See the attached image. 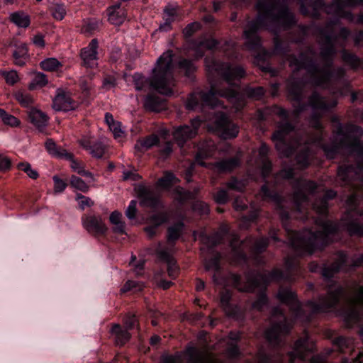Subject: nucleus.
<instances>
[{"mask_svg": "<svg viewBox=\"0 0 363 363\" xmlns=\"http://www.w3.org/2000/svg\"><path fill=\"white\" fill-rule=\"evenodd\" d=\"M309 104L313 113L311 124L315 128L317 133L315 135H310L306 140H304L303 147L302 141L303 140L302 138L288 143L294 135L293 127L286 121L289 116L288 113L282 108H275L274 113L282 119V121L279 123L278 129L274 133L272 140L280 155L288 157L293 154L295 147L299 148L301 152L296 155V160L301 167H306L309 164L310 145L320 147L326 157L330 159L335 158L341 150L350 155H354L358 160L363 159V145L359 142V138L363 135V130L354 125L349 124L342 126L337 121H334L333 123L337 126L335 134V141L330 147L323 145L321 143L323 139L322 126L318 118L328 111L330 108L334 107L337 102L332 101L328 103L325 98L314 93L309 99Z\"/></svg>", "mask_w": 363, "mask_h": 363, "instance_id": "nucleus-1", "label": "nucleus"}, {"mask_svg": "<svg viewBox=\"0 0 363 363\" xmlns=\"http://www.w3.org/2000/svg\"><path fill=\"white\" fill-rule=\"evenodd\" d=\"M206 66L209 72L221 75L229 88L222 90L223 82L211 83L208 91L194 92L189 96L186 103V108L194 110L204 106L215 108L220 104L218 97H224L238 111L245 105V97L258 99L264 95V91L261 86L246 88L242 93H240L238 82L245 76L242 67L216 61L211 62V65L207 62Z\"/></svg>", "mask_w": 363, "mask_h": 363, "instance_id": "nucleus-2", "label": "nucleus"}, {"mask_svg": "<svg viewBox=\"0 0 363 363\" xmlns=\"http://www.w3.org/2000/svg\"><path fill=\"white\" fill-rule=\"evenodd\" d=\"M335 53L334 44L330 39L321 47V58L324 62L322 67L315 65L308 54L301 55L298 59L295 57H289V65L294 69V72L303 71L308 75V78L304 81H295L294 79L289 80L288 90L293 100L297 102L301 100L303 87L306 82L325 88L344 74L345 69L342 67L337 69H332V61Z\"/></svg>", "mask_w": 363, "mask_h": 363, "instance_id": "nucleus-3", "label": "nucleus"}, {"mask_svg": "<svg viewBox=\"0 0 363 363\" xmlns=\"http://www.w3.org/2000/svg\"><path fill=\"white\" fill-rule=\"evenodd\" d=\"M258 15L248 23L244 31L246 46L250 50L258 49L261 41L257 31L262 28L271 29L272 26H284L295 23L294 14L280 0H260L256 4Z\"/></svg>", "mask_w": 363, "mask_h": 363, "instance_id": "nucleus-4", "label": "nucleus"}, {"mask_svg": "<svg viewBox=\"0 0 363 363\" xmlns=\"http://www.w3.org/2000/svg\"><path fill=\"white\" fill-rule=\"evenodd\" d=\"M172 68L173 53L168 50L157 59L149 78H145L140 73H135L133 75L135 89L142 90L146 86H150L161 94L172 95L174 86Z\"/></svg>", "mask_w": 363, "mask_h": 363, "instance_id": "nucleus-5", "label": "nucleus"}, {"mask_svg": "<svg viewBox=\"0 0 363 363\" xmlns=\"http://www.w3.org/2000/svg\"><path fill=\"white\" fill-rule=\"evenodd\" d=\"M316 223L320 228V230L316 233L305 230L301 233L293 234L290 243L299 254H312L333 240L337 225L326 219H318Z\"/></svg>", "mask_w": 363, "mask_h": 363, "instance_id": "nucleus-6", "label": "nucleus"}, {"mask_svg": "<svg viewBox=\"0 0 363 363\" xmlns=\"http://www.w3.org/2000/svg\"><path fill=\"white\" fill-rule=\"evenodd\" d=\"M337 177L345 183L350 182V179L358 180L360 183L362 191L350 196L347 200V213L345 216L347 230L351 234L363 235V214L357 210L359 203V198L363 197V168L360 165L356 167L341 166L338 169Z\"/></svg>", "mask_w": 363, "mask_h": 363, "instance_id": "nucleus-7", "label": "nucleus"}, {"mask_svg": "<svg viewBox=\"0 0 363 363\" xmlns=\"http://www.w3.org/2000/svg\"><path fill=\"white\" fill-rule=\"evenodd\" d=\"M343 294V289L337 287L330 289L325 297L320 298L318 303L309 301L304 306L296 299L295 294L289 289H280L277 293V298L281 302L289 306L293 311L296 318H301L302 312L305 308L309 309L312 313L325 312L333 308Z\"/></svg>", "mask_w": 363, "mask_h": 363, "instance_id": "nucleus-8", "label": "nucleus"}, {"mask_svg": "<svg viewBox=\"0 0 363 363\" xmlns=\"http://www.w3.org/2000/svg\"><path fill=\"white\" fill-rule=\"evenodd\" d=\"M284 278V274L279 269H274L270 273L259 274L255 277L247 276L246 277V284L245 286L240 285L239 277L235 276L234 281L237 284V287L240 291L246 292L259 291L260 294L256 301L252 303V308L256 310H262L267 303V298L264 293L267 284L273 280H279Z\"/></svg>", "mask_w": 363, "mask_h": 363, "instance_id": "nucleus-9", "label": "nucleus"}, {"mask_svg": "<svg viewBox=\"0 0 363 363\" xmlns=\"http://www.w3.org/2000/svg\"><path fill=\"white\" fill-rule=\"evenodd\" d=\"M183 356L186 359L187 363H218L215 357L205 350H198L190 347L184 354L167 356L163 358L162 363H182ZM270 358L266 355L260 354L259 363H269Z\"/></svg>", "mask_w": 363, "mask_h": 363, "instance_id": "nucleus-10", "label": "nucleus"}, {"mask_svg": "<svg viewBox=\"0 0 363 363\" xmlns=\"http://www.w3.org/2000/svg\"><path fill=\"white\" fill-rule=\"evenodd\" d=\"M272 326L266 331L267 339L273 344H277L280 337L286 335L292 327L279 308L274 310Z\"/></svg>", "mask_w": 363, "mask_h": 363, "instance_id": "nucleus-11", "label": "nucleus"}, {"mask_svg": "<svg viewBox=\"0 0 363 363\" xmlns=\"http://www.w3.org/2000/svg\"><path fill=\"white\" fill-rule=\"evenodd\" d=\"M320 189L316 184L311 181L298 180L294 194V199L298 211L309 205L308 195L319 193Z\"/></svg>", "mask_w": 363, "mask_h": 363, "instance_id": "nucleus-12", "label": "nucleus"}, {"mask_svg": "<svg viewBox=\"0 0 363 363\" xmlns=\"http://www.w3.org/2000/svg\"><path fill=\"white\" fill-rule=\"evenodd\" d=\"M200 125L201 120L196 118L191 121L190 125L177 127L173 132V137L178 145L182 147L188 140L195 137Z\"/></svg>", "mask_w": 363, "mask_h": 363, "instance_id": "nucleus-13", "label": "nucleus"}, {"mask_svg": "<svg viewBox=\"0 0 363 363\" xmlns=\"http://www.w3.org/2000/svg\"><path fill=\"white\" fill-rule=\"evenodd\" d=\"M314 347V342L309 339L308 335H305L295 342L292 351L289 353L290 362L294 363L296 360H303L313 352Z\"/></svg>", "mask_w": 363, "mask_h": 363, "instance_id": "nucleus-14", "label": "nucleus"}, {"mask_svg": "<svg viewBox=\"0 0 363 363\" xmlns=\"http://www.w3.org/2000/svg\"><path fill=\"white\" fill-rule=\"evenodd\" d=\"M351 311L348 317L358 320L363 317V281L356 283L352 289L351 297Z\"/></svg>", "mask_w": 363, "mask_h": 363, "instance_id": "nucleus-15", "label": "nucleus"}, {"mask_svg": "<svg viewBox=\"0 0 363 363\" xmlns=\"http://www.w3.org/2000/svg\"><path fill=\"white\" fill-rule=\"evenodd\" d=\"M215 123L216 128L220 137L224 140L235 138L239 133L238 127L230 122L227 116L223 113L216 116Z\"/></svg>", "mask_w": 363, "mask_h": 363, "instance_id": "nucleus-16", "label": "nucleus"}, {"mask_svg": "<svg viewBox=\"0 0 363 363\" xmlns=\"http://www.w3.org/2000/svg\"><path fill=\"white\" fill-rule=\"evenodd\" d=\"M216 148L214 142L212 140H207L201 145L199 148V152L196 155L195 162L191 163L189 168L186 170V179L188 182L191 181V169L194 164L196 163L201 166H206V164L201 160L212 157Z\"/></svg>", "mask_w": 363, "mask_h": 363, "instance_id": "nucleus-17", "label": "nucleus"}, {"mask_svg": "<svg viewBox=\"0 0 363 363\" xmlns=\"http://www.w3.org/2000/svg\"><path fill=\"white\" fill-rule=\"evenodd\" d=\"M77 103L74 101L68 92L57 89V94L52 101V108L57 111H69L75 109Z\"/></svg>", "mask_w": 363, "mask_h": 363, "instance_id": "nucleus-18", "label": "nucleus"}, {"mask_svg": "<svg viewBox=\"0 0 363 363\" xmlns=\"http://www.w3.org/2000/svg\"><path fill=\"white\" fill-rule=\"evenodd\" d=\"M82 220L83 227L90 233L102 235L107 231V227L99 216L86 215Z\"/></svg>", "mask_w": 363, "mask_h": 363, "instance_id": "nucleus-19", "label": "nucleus"}, {"mask_svg": "<svg viewBox=\"0 0 363 363\" xmlns=\"http://www.w3.org/2000/svg\"><path fill=\"white\" fill-rule=\"evenodd\" d=\"M97 48L98 42L93 39L89 45L81 51V57L85 66L94 67L97 65Z\"/></svg>", "mask_w": 363, "mask_h": 363, "instance_id": "nucleus-20", "label": "nucleus"}, {"mask_svg": "<svg viewBox=\"0 0 363 363\" xmlns=\"http://www.w3.org/2000/svg\"><path fill=\"white\" fill-rule=\"evenodd\" d=\"M226 234L227 231L225 229H222L220 232H218L210 237L205 235L203 233L200 234L199 238L204 245V246L201 249L202 252L204 253L206 250L209 251L213 246L221 242Z\"/></svg>", "mask_w": 363, "mask_h": 363, "instance_id": "nucleus-21", "label": "nucleus"}, {"mask_svg": "<svg viewBox=\"0 0 363 363\" xmlns=\"http://www.w3.org/2000/svg\"><path fill=\"white\" fill-rule=\"evenodd\" d=\"M28 116L30 123L40 131H43L47 126L48 117L40 110L31 108L28 111Z\"/></svg>", "mask_w": 363, "mask_h": 363, "instance_id": "nucleus-22", "label": "nucleus"}, {"mask_svg": "<svg viewBox=\"0 0 363 363\" xmlns=\"http://www.w3.org/2000/svg\"><path fill=\"white\" fill-rule=\"evenodd\" d=\"M347 262V257L344 252L337 254V260L330 267H325L322 270V274L325 279H330L333 275L345 269V264Z\"/></svg>", "mask_w": 363, "mask_h": 363, "instance_id": "nucleus-23", "label": "nucleus"}, {"mask_svg": "<svg viewBox=\"0 0 363 363\" xmlns=\"http://www.w3.org/2000/svg\"><path fill=\"white\" fill-rule=\"evenodd\" d=\"M363 3V0H333L330 5V11H333L336 15L340 17H346L345 12V6H353Z\"/></svg>", "mask_w": 363, "mask_h": 363, "instance_id": "nucleus-24", "label": "nucleus"}, {"mask_svg": "<svg viewBox=\"0 0 363 363\" xmlns=\"http://www.w3.org/2000/svg\"><path fill=\"white\" fill-rule=\"evenodd\" d=\"M157 254L161 259L167 262L169 276L172 278H175L178 272V267L175 262L171 259L170 252L167 249H162L160 245H159L157 250Z\"/></svg>", "mask_w": 363, "mask_h": 363, "instance_id": "nucleus-25", "label": "nucleus"}, {"mask_svg": "<svg viewBox=\"0 0 363 363\" xmlns=\"http://www.w3.org/2000/svg\"><path fill=\"white\" fill-rule=\"evenodd\" d=\"M144 106L148 111L159 112L164 108L165 105L162 99L150 94L145 99Z\"/></svg>", "mask_w": 363, "mask_h": 363, "instance_id": "nucleus-26", "label": "nucleus"}, {"mask_svg": "<svg viewBox=\"0 0 363 363\" xmlns=\"http://www.w3.org/2000/svg\"><path fill=\"white\" fill-rule=\"evenodd\" d=\"M336 196L335 191L333 190H328L323 194V198L315 201L313 203V208L319 214L324 215L328 208V200L333 199Z\"/></svg>", "mask_w": 363, "mask_h": 363, "instance_id": "nucleus-27", "label": "nucleus"}, {"mask_svg": "<svg viewBox=\"0 0 363 363\" xmlns=\"http://www.w3.org/2000/svg\"><path fill=\"white\" fill-rule=\"evenodd\" d=\"M268 152V147L265 144H262L259 148V156L262 164V175L264 178L269 175L272 169V164L267 158Z\"/></svg>", "mask_w": 363, "mask_h": 363, "instance_id": "nucleus-28", "label": "nucleus"}, {"mask_svg": "<svg viewBox=\"0 0 363 363\" xmlns=\"http://www.w3.org/2000/svg\"><path fill=\"white\" fill-rule=\"evenodd\" d=\"M168 216L165 213L155 214L150 218V225L145 228V231L150 237L155 235L157 226L167 220Z\"/></svg>", "mask_w": 363, "mask_h": 363, "instance_id": "nucleus-29", "label": "nucleus"}, {"mask_svg": "<svg viewBox=\"0 0 363 363\" xmlns=\"http://www.w3.org/2000/svg\"><path fill=\"white\" fill-rule=\"evenodd\" d=\"M15 64L19 66L24 65L28 60V49L26 44H20L13 53Z\"/></svg>", "mask_w": 363, "mask_h": 363, "instance_id": "nucleus-30", "label": "nucleus"}, {"mask_svg": "<svg viewBox=\"0 0 363 363\" xmlns=\"http://www.w3.org/2000/svg\"><path fill=\"white\" fill-rule=\"evenodd\" d=\"M239 162V159L238 157H235L218 162L214 164L213 167L218 172L230 171L238 166Z\"/></svg>", "mask_w": 363, "mask_h": 363, "instance_id": "nucleus-31", "label": "nucleus"}, {"mask_svg": "<svg viewBox=\"0 0 363 363\" xmlns=\"http://www.w3.org/2000/svg\"><path fill=\"white\" fill-rule=\"evenodd\" d=\"M63 158H66V159L70 160V162H71L70 167L72 169L73 171L76 172L77 173H78L82 176L87 177L89 179V182L94 181L93 174L91 172L86 171L82 163H80L79 162H78L77 160H73L71 154H70V157H69L67 156H65Z\"/></svg>", "mask_w": 363, "mask_h": 363, "instance_id": "nucleus-32", "label": "nucleus"}, {"mask_svg": "<svg viewBox=\"0 0 363 363\" xmlns=\"http://www.w3.org/2000/svg\"><path fill=\"white\" fill-rule=\"evenodd\" d=\"M216 45L217 41L212 38L205 39L203 40L199 41L195 47V57L196 58L201 57L203 55V50L205 49L212 50L216 46Z\"/></svg>", "mask_w": 363, "mask_h": 363, "instance_id": "nucleus-33", "label": "nucleus"}, {"mask_svg": "<svg viewBox=\"0 0 363 363\" xmlns=\"http://www.w3.org/2000/svg\"><path fill=\"white\" fill-rule=\"evenodd\" d=\"M122 214L118 211H113L110 216V222L113 225V230L118 233H125V223L122 221Z\"/></svg>", "mask_w": 363, "mask_h": 363, "instance_id": "nucleus-34", "label": "nucleus"}, {"mask_svg": "<svg viewBox=\"0 0 363 363\" xmlns=\"http://www.w3.org/2000/svg\"><path fill=\"white\" fill-rule=\"evenodd\" d=\"M111 333L115 335L117 345H122L126 342L130 338V334L127 331L123 330L119 325H115L111 328Z\"/></svg>", "mask_w": 363, "mask_h": 363, "instance_id": "nucleus-35", "label": "nucleus"}, {"mask_svg": "<svg viewBox=\"0 0 363 363\" xmlns=\"http://www.w3.org/2000/svg\"><path fill=\"white\" fill-rule=\"evenodd\" d=\"M157 142V137L152 135L146 138L137 141L135 145V148L139 151H145L155 145Z\"/></svg>", "mask_w": 363, "mask_h": 363, "instance_id": "nucleus-36", "label": "nucleus"}, {"mask_svg": "<svg viewBox=\"0 0 363 363\" xmlns=\"http://www.w3.org/2000/svg\"><path fill=\"white\" fill-rule=\"evenodd\" d=\"M11 21L18 27L26 28L30 24L29 16L21 12H16L10 16Z\"/></svg>", "mask_w": 363, "mask_h": 363, "instance_id": "nucleus-37", "label": "nucleus"}, {"mask_svg": "<svg viewBox=\"0 0 363 363\" xmlns=\"http://www.w3.org/2000/svg\"><path fill=\"white\" fill-rule=\"evenodd\" d=\"M62 66V63L53 57L47 58L40 62L41 68L48 72L57 71Z\"/></svg>", "mask_w": 363, "mask_h": 363, "instance_id": "nucleus-38", "label": "nucleus"}, {"mask_svg": "<svg viewBox=\"0 0 363 363\" xmlns=\"http://www.w3.org/2000/svg\"><path fill=\"white\" fill-rule=\"evenodd\" d=\"M45 147L48 152L55 157L63 158L65 156L70 157V154L65 150H60L55 142L52 140H48L45 143Z\"/></svg>", "mask_w": 363, "mask_h": 363, "instance_id": "nucleus-39", "label": "nucleus"}, {"mask_svg": "<svg viewBox=\"0 0 363 363\" xmlns=\"http://www.w3.org/2000/svg\"><path fill=\"white\" fill-rule=\"evenodd\" d=\"M164 11L166 17V22L160 26L159 30L161 31H167L169 29L170 23L174 20V16L177 14L176 9L171 6H167Z\"/></svg>", "mask_w": 363, "mask_h": 363, "instance_id": "nucleus-40", "label": "nucleus"}, {"mask_svg": "<svg viewBox=\"0 0 363 363\" xmlns=\"http://www.w3.org/2000/svg\"><path fill=\"white\" fill-rule=\"evenodd\" d=\"M0 119L4 124L11 127H18L20 125V121L16 117L8 113L2 108H0Z\"/></svg>", "mask_w": 363, "mask_h": 363, "instance_id": "nucleus-41", "label": "nucleus"}, {"mask_svg": "<svg viewBox=\"0 0 363 363\" xmlns=\"http://www.w3.org/2000/svg\"><path fill=\"white\" fill-rule=\"evenodd\" d=\"M15 99L23 107L28 108L33 103L32 96L24 91H18L14 94Z\"/></svg>", "mask_w": 363, "mask_h": 363, "instance_id": "nucleus-42", "label": "nucleus"}, {"mask_svg": "<svg viewBox=\"0 0 363 363\" xmlns=\"http://www.w3.org/2000/svg\"><path fill=\"white\" fill-rule=\"evenodd\" d=\"M177 182L178 179L174 177V175L172 173L167 172L164 177L159 179L157 181V186L163 189H168Z\"/></svg>", "mask_w": 363, "mask_h": 363, "instance_id": "nucleus-43", "label": "nucleus"}, {"mask_svg": "<svg viewBox=\"0 0 363 363\" xmlns=\"http://www.w3.org/2000/svg\"><path fill=\"white\" fill-rule=\"evenodd\" d=\"M70 186L74 190L80 191L84 193L87 192L89 185L81 178L77 176H72L70 178Z\"/></svg>", "mask_w": 363, "mask_h": 363, "instance_id": "nucleus-44", "label": "nucleus"}, {"mask_svg": "<svg viewBox=\"0 0 363 363\" xmlns=\"http://www.w3.org/2000/svg\"><path fill=\"white\" fill-rule=\"evenodd\" d=\"M50 10L52 17L57 21H62L67 13L65 6L61 4H54Z\"/></svg>", "mask_w": 363, "mask_h": 363, "instance_id": "nucleus-45", "label": "nucleus"}, {"mask_svg": "<svg viewBox=\"0 0 363 363\" xmlns=\"http://www.w3.org/2000/svg\"><path fill=\"white\" fill-rule=\"evenodd\" d=\"M86 150L92 157L101 158L104 154L105 149L101 142L95 141Z\"/></svg>", "mask_w": 363, "mask_h": 363, "instance_id": "nucleus-46", "label": "nucleus"}, {"mask_svg": "<svg viewBox=\"0 0 363 363\" xmlns=\"http://www.w3.org/2000/svg\"><path fill=\"white\" fill-rule=\"evenodd\" d=\"M183 229V224L179 223L171 226L168 230V242H171L178 239Z\"/></svg>", "mask_w": 363, "mask_h": 363, "instance_id": "nucleus-47", "label": "nucleus"}, {"mask_svg": "<svg viewBox=\"0 0 363 363\" xmlns=\"http://www.w3.org/2000/svg\"><path fill=\"white\" fill-rule=\"evenodd\" d=\"M47 83H48V80H47L45 74H44L43 73L39 72L35 75L29 87H30V89H35L36 87H38V86L39 87L43 86Z\"/></svg>", "mask_w": 363, "mask_h": 363, "instance_id": "nucleus-48", "label": "nucleus"}, {"mask_svg": "<svg viewBox=\"0 0 363 363\" xmlns=\"http://www.w3.org/2000/svg\"><path fill=\"white\" fill-rule=\"evenodd\" d=\"M261 194L264 199H269L278 205L281 203V197L277 194H271L266 185L262 187Z\"/></svg>", "mask_w": 363, "mask_h": 363, "instance_id": "nucleus-49", "label": "nucleus"}, {"mask_svg": "<svg viewBox=\"0 0 363 363\" xmlns=\"http://www.w3.org/2000/svg\"><path fill=\"white\" fill-rule=\"evenodd\" d=\"M17 167L19 169L25 172L27 175L32 179H36L38 177V173L37 171L33 169L30 164L28 162H19L17 164Z\"/></svg>", "mask_w": 363, "mask_h": 363, "instance_id": "nucleus-50", "label": "nucleus"}, {"mask_svg": "<svg viewBox=\"0 0 363 363\" xmlns=\"http://www.w3.org/2000/svg\"><path fill=\"white\" fill-rule=\"evenodd\" d=\"M226 185L228 189L230 190L241 191L245 187L246 183L243 180H238L233 178L229 181Z\"/></svg>", "mask_w": 363, "mask_h": 363, "instance_id": "nucleus-51", "label": "nucleus"}, {"mask_svg": "<svg viewBox=\"0 0 363 363\" xmlns=\"http://www.w3.org/2000/svg\"><path fill=\"white\" fill-rule=\"evenodd\" d=\"M110 130L113 133L116 139L120 140L124 138L125 131L121 128V123L118 121L116 122L113 125L109 128Z\"/></svg>", "mask_w": 363, "mask_h": 363, "instance_id": "nucleus-52", "label": "nucleus"}, {"mask_svg": "<svg viewBox=\"0 0 363 363\" xmlns=\"http://www.w3.org/2000/svg\"><path fill=\"white\" fill-rule=\"evenodd\" d=\"M141 204L144 206H149L152 207H157L159 205L160 201L157 197L152 196L149 193H146L143 196Z\"/></svg>", "mask_w": 363, "mask_h": 363, "instance_id": "nucleus-53", "label": "nucleus"}, {"mask_svg": "<svg viewBox=\"0 0 363 363\" xmlns=\"http://www.w3.org/2000/svg\"><path fill=\"white\" fill-rule=\"evenodd\" d=\"M143 287V286L142 284L135 281L130 280L125 283V284L121 289V291L126 292L131 290L134 291H138L142 290Z\"/></svg>", "mask_w": 363, "mask_h": 363, "instance_id": "nucleus-54", "label": "nucleus"}, {"mask_svg": "<svg viewBox=\"0 0 363 363\" xmlns=\"http://www.w3.org/2000/svg\"><path fill=\"white\" fill-rule=\"evenodd\" d=\"M333 342L342 351L345 347H350L353 344L352 339L344 337H338L335 338Z\"/></svg>", "mask_w": 363, "mask_h": 363, "instance_id": "nucleus-55", "label": "nucleus"}, {"mask_svg": "<svg viewBox=\"0 0 363 363\" xmlns=\"http://www.w3.org/2000/svg\"><path fill=\"white\" fill-rule=\"evenodd\" d=\"M342 59L352 67H358L360 66L359 60L354 55L344 52L342 53Z\"/></svg>", "mask_w": 363, "mask_h": 363, "instance_id": "nucleus-56", "label": "nucleus"}, {"mask_svg": "<svg viewBox=\"0 0 363 363\" xmlns=\"http://www.w3.org/2000/svg\"><path fill=\"white\" fill-rule=\"evenodd\" d=\"M179 67L185 72L186 76L190 75L193 72L196 67L191 61L187 60H181L179 63Z\"/></svg>", "mask_w": 363, "mask_h": 363, "instance_id": "nucleus-57", "label": "nucleus"}, {"mask_svg": "<svg viewBox=\"0 0 363 363\" xmlns=\"http://www.w3.org/2000/svg\"><path fill=\"white\" fill-rule=\"evenodd\" d=\"M52 179L54 182V192L55 194L62 193L66 189L67 183L57 176H54Z\"/></svg>", "mask_w": 363, "mask_h": 363, "instance_id": "nucleus-58", "label": "nucleus"}, {"mask_svg": "<svg viewBox=\"0 0 363 363\" xmlns=\"http://www.w3.org/2000/svg\"><path fill=\"white\" fill-rule=\"evenodd\" d=\"M77 200L81 209L84 210L86 207H90L94 205V201L89 197L81 194L77 195Z\"/></svg>", "mask_w": 363, "mask_h": 363, "instance_id": "nucleus-59", "label": "nucleus"}, {"mask_svg": "<svg viewBox=\"0 0 363 363\" xmlns=\"http://www.w3.org/2000/svg\"><path fill=\"white\" fill-rule=\"evenodd\" d=\"M201 25L199 23L194 22L189 24L183 30L184 35L186 37H190L194 32L199 30Z\"/></svg>", "mask_w": 363, "mask_h": 363, "instance_id": "nucleus-60", "label": "nucleus"}, {"mask_svg": "<svg viewBox=\"0 0 363 363\" xmlns=\"http://www.w3.org/2000/svg\"><path fill=\"white\" fill-rule=\"evenodd\" d=\"M6 82L9 84H14L18 81V76L16 71L11 70L4 73Z\"/></svg>", "mask_w": 363, "mask_h": 363, "instance_id": "nucleus-61", "label": "nucleus"}, {"mask_svg": "<svg viewBox=\"0 0 363 363\" xmlns=\"http://www.w3.org/2000/svg\"><path fill=\"white\" fill-rule=\"evenodd\" d=\"M269 244V240L267 238H262L255 241L254 245V250L257 252H260L266 249Z\"/></svg>", "mask_w": 363, "mask_h": 363, "instance_id": "nucleus-62", "label": "nucleus"}, {"mask_svg": "<svg viewBox=\"0 0 363 363\" xmlns=\"http://www.w3.org/2000/svg\"><path fill=\"white\" fill-rule=\"evenodd\" d=\"M194 211L200 214H207L209 212L208 205L203 201H196L193 206Z\"/></svg>", "mask_w": 363, "mask_h": 363, "instance_id": "nucleus-63", "label": "nucleus"}, {"mask_svg": "<svg viewBox=\"0 0 363 363\" xmlns=\"http://www.w3.org/2000/svg\"><path fill=\"white\" fill-rule=\"evenodd\" d=\"M136 206H137V202L135 200H132L130 202V203L125 211V215L129 219L135 218V215H136V211H137Z\"/></svg>", "mask_w": 363, "mask_h": 363, "instance_id": "nucleus-64", "label": "nucleus"}]
</instances>
